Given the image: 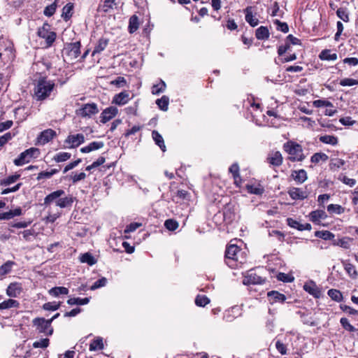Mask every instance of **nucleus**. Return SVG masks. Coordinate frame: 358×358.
Returning <instances> with one entry per match:
<instances>
[{
  "label": "nucleus",
  "instance_id": "obj_46",
  "mask_svg": "<svg viewBox=\"0 0 358 358\" xmlns=\"http://www.w3.org/2000/svg\"><path fill=\"white\" fill-rule=\"evenodd\" d=\"M103 348V343L102 338H97L94 339L90 345V351H96L97 350H102Z\"/></svg>",
  "mask_w": 358,
  "mask_h": 358
},
{
  "label": "nucleus",
  "instance_id": "obj_1",
  "mask_svg": "<svg viewBox=\"0 0 358 358\" xmlns=\"http://www.w3.org/2000/svg\"><path fill=\"white\" fill-rule=\"evenodd\" d=\"M242 249L236 245L230 244L226 248L224 253V262L231 268H236L240 264L245 262V257L243 255Z\"/></svg>",
  "mask_w": 358,
  "mask_h": 358
},
{
  "label": "nucleus",
  "instance_id": "obj_64",
  "mask_svg": "<svg viewBox=\"0 0 358 358\" xmlns=\"http://www.w3.org/2000/svg\"><path fill=\"white\" fill-rule=\"evenodd\" d=\"M340 323L343 329L350 332H353L356 330V329L352 324H350L348 320L345 317H342L340 320Z\"/></svg>",
  "mask_w": 358,
  "mask_h": 358
},
{
  "label": "nucleus",
  "instance_id": "obj_26",
  "mask_svg": "<svg viewBox=\"0 0 358 358\" xmlns=\"http://www.w3.org/2000/svg\"><path fill=\"white\" fill-rule=\"evenodd\" d=\"M20 307V302L17 300L9 299L0 303V311L12 308H18Z\"/></svg>",
  "mask_w": 358,
  "mask_h": 358
},
{
  "label": "nucleus",
  "instance_id": "obj_47",
  "mask_svg": "<svg viewBox=\"0 0 358 358\" xmlns=\"http://www.w3.org/2000/svg\"><path fill=\"white\" fill-rule=\"evenodd\" d=\"M115 1L116 0H104L103 4L99 6L98 10L105 13H108L113 8V5L115 4Z\"/></svg>",
  "mask_w": 358,
  "mask_h": 358
},
{
  "label": "nucleus",
  "instance_id": "obj_9",
  "mask_svg": "<svg viewBox=\"0 0 358 358\" xmlns=\"http://www.w3.org/2000/svg\"><path fill=\"white\" fill-rule=\"evenodd\" d=\"M80 46L81 44L80 41L68 43L64 48L65 54L69 57L71 59H75L78 58L80 54Z\"/></svg>",
  "mask_w": 358,
  "mask_h": 358
},
{
  "label": "nucleus",
  "instance_id": "obj_63",
  "mask_svg": "<svg viewBox=\"0 0 358 358\" xmlns=\"http://www.w3.org/2000/svg\"><path fill=\"white\" fill-rule=\"evenodd\" d=\"M239 170V166L237 163H234L230 166L229 171L232 174L234 180H237L238 176H240Z\"/></svg>",
  "mask_w": 358,
  "mask_h": 358
},
{
  "label": "nucleus",
  "instance_id": "obj_24",
  "mask_svg": "<svg viewBox=\"0 0 358 358\" xmlns=\"http://www.w3.org/2000/svg\"><path fill=\"white\" fill-rule=\"evenodd\" d=\"M103 145L104 143L102 141H93L90 143L88 145L80 149V152L83 153H87L93 150H96L100 148H102Z\"/></svg>",
  "mask_w": 358,
  "mask_h": 358
},
{
  "label": "nucleus",
  "instance_id": "obj_4",
  "mask_svg": "<svg viewBox=\"0 0 358 358\" xmlns=\"http://www.w3.org/2000/svg\"><path fill=\"white\" fill-rule=\"evenodd\" d=\"M32 324L39 334L52 336L54 331L50 321L44 317H36L32 320Z\"/></svg>",
  "mask_w": 358,
  "mask_h": 358
},
{
  "label": "nucleus",
  "instance_id": "obj_52",
  "mask_svg": "<svg viewBox=\"0 0 358 358\" xmlns=\"http://www.w3.org/2000/svg\"><path fill=\"white\" fill-rule=\"evenodd\" d=\"M57 7V0H55L52 3L45 8L43 10V14L47 17L52 16L56 11Z\"/></svg>",
  "mask_w": 358,
  "mask_h": 358
},
{
  "label": "nucleus",
  "instance_id": "obj_44",
  "mask_svg": "<svg viewBox=\"0 0 358 358\" xmlns=\"http://www.w3.org/2000/svg\"><path fill=\"white\" fill-rule=\"evenodd\" d=\"M329 296L336 302H341L343 297L341 291L336 289H331L327 292Z\"/></svg>",
  "mask_w": 358,
  "mask_h": 358
},
{
  "label": "nucleus",
  "instance_id": "obj_42",
  "mask_svg": "<svg viewBox=\"0 0 358 358\" xmlns=\"http://www.w3.org/2000/svg\"><path fill=\"white\" fill-rule=\"evenodd\" d=\"M315 236L317 238H322L325 241L332 240L335 236L333 233L329 231H316L315 232Z\"/></svg>",
  "mask_w": 358,
  "mask_h": 358
},
{
  "label": "nucleus",
  "instance_id": "obj_2",
  "mask_svg": "<svg viewBox=\"0 0 358 358\" xmlns=\"http://www.w3.org/2000/svg\"><path fill=\"white\" fill-rule=\"evenodd\" d=\"M53 81L47 80L46 78H41L34 87V96L37 101H43L47 99L55 87Z\"/></svg>",
  "mask_w": 358,
  "mask_h": 358
},
{
  "label": "nucleus",
  "instance_id": "obj_15",
  "mask_svg": "<svg viewBox=\"0 0 358 358\" xmlns=\"http://www.w3.org/2000/svg\"><path fill=\"white\" fill-rule=\"evenodd\" d=\"M64 195L65 192L63 189H57L52 192L44 198L43 204L47 206L50 205L52 203H55V205L57 206V201L61 196Z\"/></svg>",
  "mask_w": 358,
  "mask_h": 358
},
{
  "label": "nucleus",
  "instance_id": "obj_56",
  "mask_svg": "<svg viewBox=\"0 0 358 358\" xmlns=\"http://www.w3.org/2000/svg\"><path fill=\"white\" fill-rule=\"evenodd\" d=\"M61 302H47L43 305V309L45 310L55 311L59 308Z\"/></svg>",
  "mask_w": 358,
  "mask_h": 358
},
{
  "label": "nucleus",
  "instance_id": "obj_57",
  "mask_svg": "<svg viewBox=\"0 0 358 358\" xmlns=\"http://www.w3.org/2000/svg\"><path fill=\"white\" fill-rule=\"evenodd\" d=\"M20 178V174H15V175L10 176L7 177L6 178L1 180L0 185H5V186L9 185L15 182V181H17Z\"/></svg>",
  "mask_w": 358,
  "mask_h": 358
},
{
  "label": "nucleus",
  "instance_id": "obj_50",
  "mask_svg": "<svg viewBox=\"0 0 358 358\" xmlns=\"http://www.w3.org/2000/svg\"><path fill=\"white\" fill-rule=\"evenodd\" d=\"M210 303V299L206 295L198 294L195 299V304L199 307H204Z\"/></svg>",
  "mask_w": 358,
  "mask_h": 358
},
{
  "label": "nucleus",
  "instance_id": "obj_10",
  "mask_svg": "<svg viewBox=\"0 0 358 358\" xmlns=\"http://www.w3.org/2000/svg\"><path fill=\"white\" fill-rule=\"evenodd\" d=\"M283 157L280 151H271L266 157V162L270 166L279 167L282 165Z\"/></svg>",
  "mask_w": 358,
  "mask_h": 358
},
{
  "label": "nucleus",
  "instance_id": "obj_25",
  "mask_svg": "<svg viewBox=\"0 0 358 358\" xmlns=\"http://www.w3.org/2000/svg\"><path fill=\"white\" fill-rule=\"evenodd\" d=\"M139 19L136 15H133L130 17L128 25V31L130 34L136 32L139 27Z\"/></svg>",
  "mask_w": 358,
  "mask_h": 358
},
{
  "label": "nucleus",
  "instance_id": "obj_45",
  "mask_svg": "<svg viewBox=\"0 0 358 358\" xmlns=\"http://www.w3.org/2000/svg\"><path fill=\"white\" fill-rule=\"evenodd\" d=\"M327 211L330 214L341 215L345 212V208L338 204H329L327 206Z\"/></svg>",
  "mask_w": 358,
  "mask_h": 358
},
{
  "label": "nucleus",
  "instance_id": "obj_58",
  "mask_svg": "<svg viewBox=\"0 0 358 358\" xmlns=\"http://www.w3.org/2000/svg\"><path fill=\"white\" fill-rule=\"evenodd\" d=\"M273 24L277 26L276 29L278 31H280L283 33H287L289 31V27L286 22H281L279 20H274Z\"/></svg>",
  "mask_w": 358,
  "mask_h": 358
},
{
  "label": "nucleus",
  "instance_id": "obj_31",
  "mask_svg": "<svg viewBox=\"0 0 358 358\" xmlns=\"http://www.w3.org/2000/svg\"><path fill=\"white\" fill-rule=\"evenodd\" d=\"M108 44V39L103 37L101 38L92 51V55H94L97 53H100L101 52L104 50L107 47Z\"/></svg>",
  "mask_w": 358,
  "mask_h": 358
},
{
  "label": "nucleus",
  "instance_id": "obj_8",
  "mask_svg": "<svg viewBox=\"0 0 358 358\" xmlns=\"http://www.w3.org/2000/svg\"><path fill=\"white\" fill-rule=\"evenodd\" d=\"M99 113L97 105L94 103L84 104L76 110V114L82 117H90Z\"/></svg>",
  "mask_w": 358,
  "mask_h": 358
},
{
  "label": "nucleus",
  "instance_id": "obj_35",
  "mask_svg": "<svg viewBox=\"0 0 358 358\" xmlns=\"http://www.w3.org/2000/svg\"><path fill=\"white\" fill-rule=\"evenodd\" d=\"M48 293L53 296H59L61 294L66 295L69 294V289L68 288L65 287H55L51 288Z\"/></svg>",
  "mask_w": 358,
  "mask_h": 358
},
{
  "label": "nucleus",
  "instance_id": "obj_62",
  "mask_svg": "<svg viewBox=\"0 0 358 358\" xmlns=\"http://www.w3.org/2000/svg\"><path fill=\"white\" fill-rule=\"evenodd\" d=\"M277 279L283 282H291L294 281V278L291 275L280 272L277 275Z\"/></svg>",
  "mask_w": 358,
  "mask_h": 358
},
{
  "label": "nucleus",
  "instance_id": "obj_61",
  "mask_svg": "<svg viewBox=\"0 0 358 358\" xmlns=\"http://www.w3.org/2000/svg\"><path fill=\"white\" fill-rule=\"evenodd\" d=\"M164 226L169 231H175L178 227V223L175 220L169 219L165 221Z\"/></svg>",
  "mask_w": 358,
  "mask_h": 358
},
{
  "label": "nucleus",
  "instance_id": "obj_38",
  "mask_svg": "<svg viewBox=\"0 0 358 358\" xmlns=\"http://www.w3.org/2000/svg\"><path fill=\"white\" fill-rule=\"evenodd\" d=\"M175 197L177 199L176 202L183 201H189L190 200V193L184 189H179L176 192Z\"/></svg>",
  "mask_w": 358,
  "mask_h": 358
},
{
  "label": "nucleus",
  "instance_id": "obj_39",
  "mask_svg": "<svg viewBox=\"0 0 358 358\" xmlns=\"http://www.w3.org/2000/svg\"><path fill=\"white\" fill-rule=\"evenodd\" d=\"M169 99L166 96H162L160 99L156 100V104L159 108L163 111H166L169 108Z\"/></svg>",
  "mask_w": 358,
  "mask_h": 358
},
{
  "label": "nucleus",
  "instance_id": "obj_29",
  "mask_svg": "<svg viewBox=\"0 0 358 358\" xmlns=\"http://www.w3.org/2000/svg\"><path fill=\"white\" fill-rule=\"evenodd\" d=\"M251 9V7L245 8V20L251 27H255L259 24V20L252 15Z\"/></svg>",
  "mask_w": 358,
  "mask_h": 358
},
{
  "label": "nucleus",
  "instance_id": "obj_22",
  "mask_svg": "<svg viewBox=\"0 0 358 358\" xmlns=\"http://www.w3.org/2000/svg\"><path fill=\"white\" fill-rule=\"evenodd\" d=\"M291 176L299 184L304 182L308 178L307 172L304 169L292 171Z\"/></svg>",
  "mask_w": 358,
  "mask_h": 358
},
{
  "label": "nucleus",
  "instance_id": "obj_14",
  "mask_svg": "<svg viewBox=\"0 0 358 358\" xmlns=\"http://www.w3.org/2000/svg\"><path fill=\"white\" fill-rule=\"evenodd\" d=\"M287 193L293 200H304L308 196L306 191H303L301 188L294 187L289 188Z\"/></svg>",
  "mask_w": 358,
  "mask_h": 358
},
{
  "label": "nucleus",
  "instance_id": "obj_21",
  "mask_svg": "<svg viewBox=\"0 0 358 358\" xmlns=\"http://www.w3.org/2000/svg\"><path fill=\"white\" fill-rule=\"evenodd\" d=\"M129 94L127 92L124 91L114 96L113 103L119 106L126 104L129 100Z\"/></svg>",
  "mask_w": 358,
  "mask_h": 358
},
{
  "label": "nucleus",
  "instance_id": "obj_53",
  "mask_svg": "<svg viewBox=\"0 0 358 358\" xmlns=\"http://www.w3.org/2000/svg\"><path fill=\"white\" fill-rule=\"evenodd\" d=\"M166 89V84L163 80H160L158 84L154 85L152 87V93L153 94H159Z\"/></svg>",
  "mask_w": 358,
  "mask_h": 358
},
{
  "label": "nucleus",
  "instance_id": "obj_3",
  "mask_svg": "<svg viewBox=\"0 0 358 358\" xmlns=\"http://www.w3.org/2000/svg\"><path fill=\"white\" fill-rule=\"evenodd\" d=\"M283 150L290 155L287 158L290 162H302L306 158L302 146L296 142L289 141L285 143Z\"/></svg>",
  "mask_w": 358,
  "mask_h": 358
},
{
  "label": "nucleus",
  "instance_id": "obj_41",
  "mask_svg": "<svg viewBox=\"0 0 358 358\" xmlns=\"http://www.w3.org/2000/svg\"><path fill=\"white\" fill-rule=\"evenodd\" d=\"M90 297H86V298H83V299H81L79 297L70 298L69 299L67 300V303L70 306H73V305L82 306V305L87 304L90 302Z\"/></svg>",
  "mask_w": 358,
  "mask_h": 358
},
{
  "label": "nucleus",
  "instance_id": "obj_59",
  "mask_svg": "<svg viewBox=\"0 0 358 358\" xmlns=\"http://www.w3.org/2000/svg\"><path fill=\"white\" fill-rule=\"evenodd\" d=\"M313 106L315 108L321 107H332L333 104L331 101L325 99H317L315 100L313 103Z\"/></svg>",
  "mask_w": 358,
  "mask_h": 358
},
{
  "label": "nucleus",
  "instance_id": "obj_5",
  "mask_svg": "<svg viewBox=\"0 0 358 358\" xmlns=\"http://www.w3.org/2000/svg\"><path fill=\"white\" fill-rule=\"evenodd\" d=\"M40 155V150L36 148H30L27 149L17 158L14 159V164L16 166H22L25 163H29L32 158H37Z\"/></svg>",
  "mask_w": 358,
  "mask_h": 358
},
{
  "label": "nucleus",
  "instance_id": "obj_51",
  "mask_svg": "<svg viewBox=\"0 0 358 358\" xmlns=\"http://www.w3.org/2000/svg\"><path fill=\"white\" fill-rule=\"evenodd\" d=\"M336 15L341 20H342L345 22H348L350 20L349 13L346 8H339L336 10Z\"/></svg>",
  "mask_w": 358,
  "mask_h": 358
},
{
  "label": "nucleus",
  "instance_id": "obj_30",
  "mask_svg": "<svg viewBox=\"0 0 358 358\" xmlns=\"http://www.w3.org/2000/svg\"><path fill=\"white\" fill-rule=\"evenodd\" d=\"M74 5L73 3H66L62 8V17L64 21H68L71 19L72 16V11L73 10Z\"/></svg>",
  "mask_w": 358,
  "mask_h": 358
},
{
  "label": "nucleus",
  "instance_id": "obj_54",
  "mask_svg": "<svg viewBox=\"0 0 358 358\" xmlns=\"http://www.w3.org/2000/svg\"><path fill=\"white\" fill-rule=\"evenodd\" d=\"M69 177L70 180H71L73 184L77 183L78 182L84 180L86 178V174L84 172H80L79 173L72 172Z\"/></svg>",
  "mask_w": 358,
  "mask_h": 358
},
{
  "label": "nucleus",
  "instance_id": "obj_37",
  "mask_svg": "<svg viewBox=\"0 0 358 358\" xmlns=\"http://www.w3.org/2000/svg\"><path fill=\"white\" fill-rule=\"evenodd\" d=\"M59 169H53L50 171H41L38 174L36 179L38 180L42 179H48L50 178L53 175L57 174L59 172Z\"/></svg>",
  "mask_w": 358,
  "mask_h": 358
},
{
  "label": "nucleus",
  "instance_id": "obj_16",
  "mask_svg": "<svg viewBox=\"0 0 358 358\" xmlns=\"http://www.w3.org/2000/svg\"><path fill=\"white\" fill-rule=\"evenodd\" d=\"M267 297L271 304L275 303H283L287 299L285 294L275 290L268 292L267 293Z\"/></svg>",
  "mask_w": 358,
  "mask_h": 358
},
{
  "label": "nucleus",
  "instance_id": "obj_34",
  "mask_svg": "<svg viewBox=\"0 0 358 358\" xmlns=\"http://www.w3.org/2000/svg\"><path fill=\"white\" fill-rule=\"evenodd\" d=\"M343 266L345 271L351 278L357 279L358 278V272L352 264L350 262H345L343 263Z\"/></svg>",
  "mask_w": 358,
  "mask_h": 358
},
{
  "label": "nucleus",
  "instance_id": "obj_60",
  "mask_svg": "<svg viewBox=\"0 0 358 358\" xmlns=\"http://www.w3.org/2000/svg\"><path fill=\"white\" fill-rule=\"evenodd\" d=\"M49 338H41L40 341H35L33 343V347L34 348H46L49 346Z\"/></svg>",
  "mask_w": 358,
  "mask_h": 358
},
{
  "label": "nucleus",
  "instance_id": "obj_40",
  "mask_svg": "<svg viewBox=\"0 0 358 358\" xmlns=\"http://www.w3.org/2000/svg\"><path fill=\"white\" fill-rule=\"evenodd\" d=\"M15 264V263L14 262L8 260L1 265L0 266V277L9 273L12 270L13 266Z\"/></svg>",
  "mask_w": 358,
  "mask_h": 358
},
{
  "label": "nucleus",
  "instance_id": "obj_48",
  "mask_svg": "<svg viewBox=\"0 0 358 358\" xmlns=\"http://www.w3.org/2000/svg\"><path fill=\"white\" fill-rule=\"evenodd\" d=\"M71 157V153L69 152H59V153H57L54 157H53V160L57 163H59V162H66L67 160H69Z\"/></svg>",
  "mask_w": 358,
  "mask_h": 358
},
{
  "label": "nucleus",
  "instance_id": "obj_19",
  "mask_svg": "<svg viewBox=\"0 0 358 358\" xmlns=\"http://www.w3.org/2000/svg\"><path fill=\"white\" fill-rule=\"evenodd\" d=\"M76 200V197L72 195H64L59 198L57 202V206L61 208H71Z\"/></svg>",
  "mask_w": 358,
  "mask_h": 358
},
{
  "label": "nucleus",
  "instance_id": "obj_55",
  "mask_svg": "<svg viewBox=\"0 0 358 358\" xmlns=\"http://www.w3.org/2000/svg\"><path fill=\"white\" fill-rule=\"evenodd\" d=\"M350 238L343 237L342 238H338V240L334 241V244L338 245L343 248L348 249L350 248Z\"/></svg>",
  "mask_w": 358,
  "mask_h": 358
},
{
  "label": "nucleus",
  "instance_id": "obj_32",
  "mask_svg": "<svg viewBox=\"0 0 358 358\" xmlns=\"http://www.w3.org/2000/svg\"><path fill=\"white\" fill-rule=\"evenodd\" d=\"M321 60L334 61L338 58L336 53H331V50L329 49L323 50L319 55Z\"/></svg>",
  "mask_w": 358,
  "mask_h": 358
},
{
  "label": "nucleus",
  "instance_id": "obj_33",
  "mask_svg": "<svg viewBox=\"0 0 358 358\" xmlns=\"http://www.w3.org/2000/svg\"><path fill=\"white\" fill-rule=\"evenodd\" d=\"M80 261L82 263H86L89 266L94 265L96 263V259L90 252H85L84 254H81L79 257Z\"/></svg>",
  "mask_w": 358,
  "mask_h": 358
},
{
  "label": "nucleus",
  "instance_id": "obj_20",
  "mask_svg": "<svg viewBox=\"0 0 358 358\" xmlns=\"http://www.w3.org/2000/svg\"><path fill=\"white\" fill-rule=\"evenodd\" d=\"M22 291L21 285L17 282L10 283L6 289V294L10 297L18 296Z\"/></svg>",
  "mask_w": 358,
  "mask_h": 358
},
{
  "label": "nucleus",
  "instance_id": "obj_49",
  "mask_svg": "<svg viewBox=\"0 0 358 358\" xmlns=\"http://www.w3.org/2000/svg\"><path fill=\"white\" fill-rule=\"evenodd\" d=\"M246 189L248 190V193L256 195H262L264 192V188L260 185L255 186L253 185H247Z\"/></svg>",
  "mask_w": 358,
  "mask_h": 358
},
{
  "label": "nucleus",
  "instance_id": "obj_7",
  "mask_svg": "<svg viewBox=\"0 0 358 358\" xmlns=\"http://www.w3.org/2000/svg\"><path fill=\"white\" fill-rule=\"evenodd\" d=\"M266 282V278L258 275L253 270L248 271L244 275L243 283L245 285H262Z\"/></svg>",
  "mask_w": 358,
  "mask_h": 358
},
{
  "label": "nucleus",
  "instance_id": "obj_6",
  "mask_svg": "<svg viewBox=\"0 0 358 358\" xmlns=\"http://www.w3.org/2000/svg\"><path fill=\"white\" fill-rule=\"evenodd\" d=\"M37 35L41 38L45 40L48 47H50L56 39V33L50 31V24L45 22L41 27H39L37 31Z\"/></svg>",
  "mask_w": 358,
  "mask_h": 358
},
{
  "label": "nucleus",
  "instance_id": "obj_36",
  "mask_svg": "<svg viewBox=\"0 0 358 358\" xmlns=\"http://www.w3.org/2000/svg\"><path fill=\"white\" fill-rule=\"evenodd\" d=\"M319 140L320 142H322L323 143L329 144V145H336L338 143V138L335 136H331V135L321 136H320Z\"/></svg>",
  "mask_w": 358,
  "mask_h": 358
},
{
  "label": "nucleus",
  "instance_id": "obj_28",
  "mask_svg": "<svg viewBox=\"0 0 358 358\" xmlns=\"http://www.w3.org/2000/svg\"><path fill=\"white\" fill-rule=\"evenodd\" d=\"M270 33L267 27L261 26L255 31V36L258 40H267Z\"/></svg>",
  "mask_w": 358,
  "mask_h": 358
},
{
  "label": "nucleus",
  "instance_id": "obj_18",
  "mask_svg": "<svg viewBox=\"0 0 358 358\" xmlns=\"http://www.w3.org/2000/svg\"><path fill=\"white\" fill-rule=\"evenodd\" d=\"M287 224L289 227L294 228V229H296L299 231H304V230L310 231L312 229L310 224L306 223V224H303L292 217H288L287 219Z\"/></svg>",
  "mask_w": 358,
  "mask_h": 358
},
{
  "label": "nucleus",
  "instance_id": "obj_43",
  "mask_svg": "<svg viewBox=\"0 0 358 358\" xmlns=\"http://www.w3.org/2000/svg\"><path fill=\"white\" fill-rule=\"evenodd\" d=\"M329 159L327 155L323 152H316L310 157V162L314 164H318L320 161L326 162Z\"/></svg>",
  "mask_w": 358,
  "mask_h": 358
},
{
  "label": "nucleus",
  "instance_id": "obj_17",
  "mask_svg": "<svg viewBox=\"0 0 358 358\" xmlns=\"http://www.w3.org/2000/svg\"><path fill=\"white\" fill-rule=\"evenodd\" d=\"M303 289L316 299H319L322 295L320 289L312 280L303 285Z\"/></svg>",
  "mask_w": 358,
  "mask_h": 358
},
{
  "label": "nucleus",
  "instance_id": "obj_11",
  "mask_svg": "<svg viewBox=\"0 0 358 358\" xmlns=\"http://www.w3.org/2000/svg\"><path fill=\"white\" fill-rule=\"evenodd\" d=\"M85 142V136L83 134H77L76 135H69L64 143L69 144L68 148H74Z\"/></svg>",
  "mask_w": 358,
  "mask_h": 358
},
{
  "label": "nucleus",
  "instance_id": "obj_27",
  "mask_svg": "<svg viewBox=\"0 0 358 358\" xmlns=\"http://www.w3.org/2000/svg\"><path fill=\"white\" fill-rule=\"evenodd\" d=\"M309 216L310 220L314 223H317L320 219L324 220L327 217L325 211L323 210H313L310 213Z\"/></svg>",
  "mask_w": 358,
  "mask_h": 358
},
{
  "label": "nucleus",
  "instance_id": "obj_13",
  "mask_svg": "<svg viewBox=\"0 0 358 358\" xmlns=\"http://www.w3.org/2000/svg\"><path fill=\"white\" fill-rule=\"evenodd\" d=\"M118 110L115 106H110L103 110L100 115V122L106 123L117 114Z\"/></svg>",
  "mask_w": 358,
  "mask_h": 358
},
{
  "label": "nucleus",
  "instance_id": "obj_12",
  "mask_svg": "<svg viewBox=\"0 0 358 358\" xmlns=\"http://www.w3.org/2000/svg\"><path fill=\"white\" fill-rule=\"evenodd\" d=\"M56 131L52 129H48L40 133L37 137V141L41 145H45L56 136Z\"/></svg>",
  "mask_w": 358,
  "mask_h": 358
},
{
  "label": "nucleus",
  "instance_id": "obj_23",
  "mask_svg": "<svg viewBox=\"0 0 358 358\" xmlns=\"http://www.w3.org/2000/svg\"><path fill=\"white\" fill-rule=\"evenodd\" d=\"M152 138L155 141V144L159 147L162 151L165 152L166 145L164 143V138L162 136L157 130H153L152 131Z\"/></svg>",
  "mask_w": 358,
  "mask_h": 358
}]
</instances>
